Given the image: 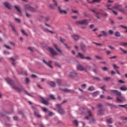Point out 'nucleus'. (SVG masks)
Returning a JSON list of instances; mask_svg holds the SVG:
<instances>
[{
	"label": "nucleus",
	"mask_w": 127,
	"mask_h": 127,
	"mask_svg": "<svg viewBox=\"0 0 127 127\" xmlns=\"http://www.w3.org/2000/svg\"><path fill=\"white\" fill-rule=\"evenodd\" d=\"M110 93H113L117 95V102H125L126 101V99L125 97L123 96V94H122V92L117 90H111Z\"/></svg>",
	"instance_id": "1"
},
{
	"label": "nucleus",
	"mask_w": 127,
	"mask_h": 127,
	"mask_svg": "<svg viewBox=\"0 0 127 127\" xmlns=\"http://www.w3.org/2000/svg\"><path fill=\"white\" fill-rule=\"evenodd\" d=\"M6 80L8 84L11 85H12L11 87L12 89H14L15 91H17L19 92V93H20V92H22V91L23 90V87L22 86H20L19 88L13 85V84H14V81H13V80L10 79V78H7Z\"/></svg>",
	"instance_id": "2"
},
{
	"label": "nucleus",
	"mask_w": 127,
	"mask_h": 127,
	"mask_svg": "<svg viewBox=\"0 0 127 127\" xmlns=\"http://www.w3.org/2000/svg\"><path fill=\"white\" fill-rule=\"evenodd\" d=\"M96 10H97V8H95L93 9H91V11H92V12H94V13H95V16H96L97 18H98V19H101V17L99 16V14H102L104 17L108 16V14L107 13L102 14V13H100V12H96Z\"/></svg>",
	"instance_id": "3"
},
{
	"label": "nucleus",
	"mask_w": 127,
	"mask_h": 127,
	"mask_svg": "<svg viewBox=\"0 0 127 127\" xmlns=\"http://www.w3.org/2000/svg\"><path fill=\"white\" fill-rule=\"evenodd\" d=\"M24 8L26 10H30L32 12H35L37 11L36 8L30 6L28 4H26L24 5Z\"/></svg>",
	"instance_id": "4"
},
{
	"label": "nucleus",
	"mask_w": 127,
	"mask_h": 127,
	"mask_svg": "<svg viewBox=\"0 0 127 127\" xmlns=\"http://www.w3.org/2000/svg\"><path fill=\"white\" fill-rule=\"evenodd\" d=\"M56 108H58V112L60 114V115H65V111H64V109L62 108L61 104H57L56 105Z\"/></svg>",
	"instance_id": "5"
},
{
	"label": "nucleus",
	"mask_w": 127,
	"mask_h": 127,
	"mask_svg": "<svg viewBox=\"0 0 127 127\" xmlns=\"http://www.w3.org/2000/svg\"><path fill=\"white\" fill-rule=\"evenodd\" d=\"M122 5L119 4H115V5L113 7V8L114 9H118L119 11L122 12H125V10L122 8Z\"/></svg>",
	"instance_id": "6"
},
{
	"label": "nucleus",
	"mask_w": 127,
	"mask_h": 127,
	"mask_svg": "<svg viewBox=\"0 0 127 127\" xmlns=\"http://www.w3.org/2000/svg\"><path fill=\"white\" fill-rule=\"evenodd\" d=\"M76 24H81L82 25H88V20L84 19L75 22Z\"/></svg>",
	"instance_id": "7"
},
{
	"label": "nucleus",
	"mask_w": 127,
	"mask_h": 127,
	"mask_svg": "<svg viewBox=\"0 0 127 127\" xmlns=\"http://www.w3.org/2000/svg\"><path fill=\"white\" fill-rule=\"evenodd\" d=\"M48 50L50 51L52 56H55V55H58V53L54 51V49L52 47H49L47 48Z\"/></svg>",
	"instance_id": "8"
},
{
	"label": "nucleus",
	"mask_w": 127,
	"mask_h": 127,
	"mask_svg": "<svg viewBox=\"0 0 127 127\" xmlns=\"http://www.w3.org/2000/svg\"><path fill=\"white\" fill-rule=\"evenodd\" d=\"M55 5H56L57 7H58V9L59 10L60 13H61V14L63 13H64V14H66L67 13V11L61 9V7H60V6H58V3H57V2L55 3Z\"/></svg>",
	"instance_id": "9"
},
{
	"label": "nucleus",
	"mask_w": 127,
	"mask_h": 127,
	"mask_svg": "<svg viewBox=\"0 0 127 127\" xmlns=\"http://www.w3.org/2000/svg\"><path fill=\"white\" fill-rule=\"evenodd\" d=\"M40 99L41 100L42 104H44V105H45L46 106L49 105V102H48V100H45L43 97L40 96Z\"/></svg>",
	"instance_id": "10"
},
{
	"label": "nucleus",
	"mask_w": 127,
	"mask_h": 127,
	"mask_svg": "<svg viewBox=\"0 0 127 127\" xmlns=\"http://www.w3.org/2000/svg\"><path fill=\"white\" fill-rule=\"evenodd\" d=\"M77 58H80V59H85V55L78 53V54L76 56Z\"/></svg>",
	"instance_id": "11"
},
{
	"label": "nucleus",
	"mask_w": 127,
	"mask_h": 127,
	"mask_svg": "<svg viewBox=\"0 0 127 127\" xmlns=\"http://www.w3.org/2000/svg\"><path fill=\"white\" fill-rule=\"evenodd\" d=\"M60 90L61 91H64V92H65L66 93H75V91H74V90H68V89H67V88H65V89H61V88H60Z\"/></svg>",
	"instance_id": "12"
},
{
	"label": "nucleus",
	"mask_w": 127,
	"mask_h": 127,
	"mask_svg": "<svg viewBox=\"0 0 127 127\" xmlns=\"http://www.w3.org/2000/svg\"><path fill=\"white\" fill-rule=\"evenodd\" d=\"M69 76L71 77V78H75V77H78V73L75 72H70Z\"/></svg>",
	"instance_id": "13"
},
{
	"label": "nucleus",
	"mask_w": 127,
	"mask_h": 127,
	"mask_svg": "<svg viewBox=\"0 0 127 127\" xmlns=\"http://www.w3.org/2000/svg\"><path fill=\"white\" fill-rule=\"evenodd\" d=\"M4 5H5V6H6V7H7V8H8V9H10L11 8V6L10 5V4L7 2H5L4 3Z\"/></svg>",
	"instance_id": "14"
},
{
	"label": "nucleus",
	"mask_w": 127,
	"mask_h": 127,
	"mask_svg": "<svg viewBox=\"0 0 127 127\" xmlns=\"http://www.w3.org/2000/svg\"><path fill=\"white\" fill-rule=\"evenodd\" d=\"M71 37L75 41L78 40V39L80 38V37L77 35H72Z\"/></svg>",
	"instance_id": "15"
},
{
	"label": "nucleus",
	"mask_w": 127,
	"mask_h": 127,
	"mask_svg": "<svg viewBox=\"0 0 127 127\" xmlns=\"http://www.w3.org/2000/svg\"><path fill=\"white\" fill-rule=\"evenodd\" d=\"M48 83L49 85H50V86H51V87H54L55 86H56V84L53 81H49L48 82Z\"/></svg>",
	"instance_id": "16"
},
{
	"label": "nucleus",
	"mask_w": 127,
	"mask_h": 127,
	"mask_svg": "<svg viewBox=\"0 0 127 127\" xmlns=\"http://www.w3.org/2000/svg\"><path fill=\"white\" fill-rule=\"evenodd\" d=\"M81 49L83 51V52H86V51H87V48L85 45H81Z\"/></svg>",
	"instance_id": "17"
},
{
	"label": "nucleus",
	"mask_w": 127,
	"mask_h": 127,
	"mask_svg": "<svg viewBox=\"0 0 127 127\" xmlns=\"http://www.w3.org/2000/svg\"><path fill=\"white\" fill-rule=\"evenodd\" d=\"M77 70H79V71H83L84 70H85V69L84 68V67H83V66L81 65H79L77 66Z\"/></svg>",
	"instance_id": "18"
},
{
	"label": "nucleus",
	"mask_w": 127,
	"mask_h": 127,
	"mask_svg": "<svg viewBox=\"0 0 127 127\" xmlns=\"http://www.w3.org/2000/svg\"><path fill=\"white\" fill-rule=\"evenodd\" d=\"M43 62L45 63V64H46L47 66H49L50 68H52V65H50V63H51V61H50L49 63L46 62L44 60H43Z\"/></svg>",
	"instance_id": "19"
},
{
	"label": "nucleus",
	"mask_w": 127,
	"mask_h": 127,
	"mask_svg": "<svg viewBox=\"0 0 127 127\" xmlns=\"http://www.w3.org/2000/svg\"><path fill=\"white\" fill-rule=\"evenodd\" d=\"M54 46L55 48L56 49V50H57V51H58V52H60V53H62V51H61V50H60L59 48H58L57 45L54 44Z\"/></svg>",
	"instance_id": "20"
},
{
	"label": "nucleus",
	"mask_w": 127,
	"mask_h": 127,
	"mask_svg": "<svg viewBox=\"0 0 127 127\" xmlns=\"http://www.w3.org/2000/svg\"><path fill=\"white\" fill-rule=\"evenodd\" d=\"M88 114L89 115V116H86L85 117V119H86V120H89V117H92V112H91V111L90 110H88Z\"/></svg>",
	"instance_id": "21"
},
{
	"label": "nucleus",
	"mask_w": 127,
	"mask_h": 127,
	"mask_svg": "<svg viewBox=\"0 0 127 127\" xmlns=\"http://www.w3.org/2000/svg\"><path fill=\"white\" fill-rule=\"evenodd\" d=\"M120 90L121 91H127V87H126L125 85H123L121 87H120Z\"/></svg>",
	"instance_id": "22"
},
{
	"label": "nucleus",
	"mask_w": 127,
	"mask_h": 127,
	"mask_svg": "<svg viewBox=\"0 0 127 127\" xmlns=\"http://www.w3.org/2000/svg\"><path fill=\"white\" fill-rule=\"evenodd\" d=\"M14 7L16 9V10H17L18 12L20 13L21 12V10H20V7H19V6L15 5Z\"/></svg>",
	"instance_id": "23"
},
{
	"label": "nucleus",
	"mask_w": 127,
	"mask_h": 127,
	"mask_svg": "<svg viewBox=\"0 0 127 127\" xmlns=\"http://www.w3.org/2000/svg\"><path fill=\"white\" fill-rule=\"evenodd\" d=\"M101 33H102V36H105L106 37V36H108V34L105 31H101Z\"/></svg>",
	"instance_id": "24"
},
{
	"label": "nucleus",
	"mask_w": 127,
	"mask_h": 127,
	"mask_svg": "<svg viewBox=\"0 0 127 127\" xmlns=\"http://www.w3.org/2000/svg\"><path fill=\"white\" fill-rule=\"evenodd\" d=\"M120 45H121V46H124V47H127V43L125 42H121L120 43Z\"/></svg>",
	"instance_id": "25"
},
{
	"label": "nucleus",
	"mask_w": 127,
	"mask_h": 127,
	"mask_svg": "<svg viewBox=\"0 0 127 127\" xmlns=\"http://www.w3.org/2000/svg\"><path fill=\"white\" fill-rule=\"evenodd\" d=\"M34 115L37 117V118H41V115L39 114V113H37L36 112H34Z\"/></svg>",
	"instance_id": "26"
},
{
	"label": "nucleus",
	"mask_w": 127,
	"mask_h": 127,
	"mask_svg": "<svg viewBox=\"0 0 127 127\" xmlns=\"http://www.w3.org/2000/svg\"><path fill=\"white\" fill-rule=\"evenodd\" d=\"M107 122L108 123V124H112L113 123V119L112 118H110L108 120H107Z\"/></svg>",
	"instance_id": "27"
},
{
	"label": "nucleus",
	"mask_w": 127,
	"mask_h": 127,
	"mask_svg": "<svg viewBox=\"0 0 127 127\" xmlns=\"http://www.w3.org/2000/svg\"><path fill=\"white\" fill-rule=\"evenodd\" d=\"M115 36L116 37H120V36H121V33H120L119 32H115Z\"/></svg>",
	"instance_id": "28"
},
{
	"label": "nucleus",
	"mask_w": 127,
	"mask_h": 127,
	"mask_svg": "<svg viewBox=\"0 0 127 127\" xmlns=\"http://www.w3.org/2000/svg\"><path fill=\"white\" fill-rule=\"evenodd\" d=\"M88 91H94L95 90V88L94 86H90L88 89Z\"/></svg>",
	"instance_id": "29"
},
{
	"label": "nucleus",
	"mask_w": 127,
	"mask_h": 127,
	"mask_svg": "<svg viewBox=\"0 0 127 127\" xmlns=\"http://www.w3.org/2000/svg\"><path fill=\"white\" fill-rule=\"evenodd\" d=\"M99 95V91H96L93 93V97H96Z\"/></svg>",
	"instance_id": "30"
},
{
	"label": "nucleus",
	"mask_w": 127,
	"mask_h": 127,
	"mask_svg": "<svg viewBox=\"0 0 127 127\" xmlns=\"http://www.w3.org/2000/svg\"><path fill=\"white\" fill-rule=\"evenodd\" d=\"M57 83H58L59 86H60L61 85V80L57 79Z\"/></svg>",
	"instance_id": "31"
},
{
	"label": "nucleus",
	"mask_w": 127,
	"mask_h": 127,
	"mask_svg": "<svg viewBox=\"0 0 127 127\" xmlns=\"http://www.w3.org/2000/svg\"><path fill=\"white\" fill-rule=\"evenodd\" d=\"M104 81H109V80H111V77H106L104 78Z\"/></svg>",
	"instance_id": "32"
},
{
	"label": "nucleus",
	"mask_w": 127,
	"mask_h": 127,
	"mask_svg": "<svg viewBox=\"0 0 127 127\" xmlns=\"http://www.w3.org/2000/svg\"><path fill=\"white\" fill-rule=\"evenodd\" d=\"M21 31L22 32V33L24 35H25L26 36H28L27 33L25 32V31H24V30H21Z\"/></svg>",
	"instance_id": "33"
},
{
	"label": "nucleus",
	"mask_w": 127,
	"mask_h": 127,
	"mask_svg": "<svg viewBox=\"0 0 127 127\" xmlns=\"http://www.w3.org/2000/svg\"><path fill=\"white\" fill-rule=\"evenodd\" d=\"M99 115H104V110L101 109L99 111Z\"/></svg>",
	"instance_id": "34"
},
{
	"label": "nucleus",
	"mask_w": 127,
	"mask_h": 127,
	"mask_svg": "<svg viewBox=\"0 0 127 127\" xmlns=\"http://www.w3.org/2000/svg\"><path fill=\"white\" fill-rule=\"evenodd\" d=\"M50 98L52 99V100H55V96H54V95L51 94L50 95Z\"/></svg>",
	"instance_id": "35"
},
{
	"label": "nucleus",
	"mask_w": 127,
	"mask_h": 127,
	"mask_svg": "<svg viewBox=\"0 0 127 127\" xmlns=\"http://www.w3.org/2000/svg\"><path fill=\"white\" fill-rule=\"evenodd\" d=\"M25 13H26V16H27V17H31L32 15L30 14H29L26 11L25 12Z\"/></svg>",
	"instance_id": "36"
},
{
	"label": "nucleus",
	"mask_w": 127,
	"mask_h": 127,
	"mask_svg": "<svg viewBox=\"0 0 127 127\" xmlns=\"http://www.w3.org/2000/svg\"><path fill=\"white\" fill-rule=\"evenodd\" d=\"M74 124L75 126H76V127H78V121L77 120H74Z\"/></svg>",
	"instance_id": "37"
},
{
	"label": "nucleus",
	"mask_w": 127,
	"mask_h": 127,
	"mask_svg": "<svg viewBox=\"0 0 127 127\" xmlns=\"http://www.w3.org/2000/svg\"><path fill=\"white\" fill-rule=\"evenodd\" d=\"M106 6L108 9H109V10H112L113 8L110 7V6H112L111 5H107Z\"/></svg>",
	"instance_id": "38"
},
{
	"label": "nucleus",
	"mask_w": 127,
	"mask_h": 127,
	"mask_svg": "<svg viewBox=\"0 0 127 127\" xmlns=\"http://www.w3.org/2000/svg\"><path fill=\"white\" fill-rule=\"evenodd\" d=\"M102 0H93L92 2H101Z\"/></svg>",
	"instance_id": "39"
},
{
	"label": "nucleus",
	"mask_w": 127,
	"mask_h": 127,
	"mask_svg": "<svg viewBox=\"0 0 127 127\" xmlns=\"http://www.w3.org/2000/svg\"><path fill=\"white\" fill-rule=\"evenodd\" d=\"M15 21L17 22L18 23H20V19L15 18Z\"/></svg>",
	"instance_id": "40"
},
{
	"label": "nucleus",
	"mask_w": 127,
	"mask_h": 127,
	"mask_svg": "<svg viewBox=\"0 0 127 127\" xmlns=\"http://www.w3.org/2000/svg\"><path fill=\"white\" fill-rule=\"evenodd\" d=\"M93 44H95V45H97L98 46H102V44H99L98 43H96V42H93Z\"/></svg>",
	"instance_id": "41"
},
{
	"label": "nucleus",
	"mask_w": 127,
	"mask_h": 127,
	"mask_svg": "<svg viewBox=\"0 0 127 127\" xmlns=\"http://www.w3.org/2000/svg\"><path fill=\"white\" fill-rule=\"evenodd\" d=\"M42 109L43 112H45V113H46V112H48V110L46 108H42Z\"/></svg>",
	"instance_id": "42"
},
{
	"label": "nucleus",
	"mask_w": 127,
	"mask_h": 127,
	"mask_svg": "<svg viewBox=\"0 0 127 127\" xmlns=\"http://www.w3.org/2000/svg\"><path fill=\"white\" fill-rule=\"evenodd\" d=\"M120 26L121 27H123V28H126L127 29V30H126L125 32H126V33H127V26H125L122 25H120Z\"/></svg>",
	"instance_id": "43"
},
{
	"label": "nucleus",
	"mask_w": 127,
	"mask_h": 127,
	"mask_svg": "<svg viewBox=\"0 0 127 127\" xmlns=\"http://www.w3.org/2000/svg\"><path fill=\"white\" fill-rule=\"evenodd\" d=\"M84 59H87V60H92V58L90 57H85Z\"/></svg>",
	"instance_id": "44"
},
{
	"label": "nucleus",
	"mask_w": 127,
	"mask_h": 127,
	"mask_svg": "<svg viewBox=\"0 0 127 127\" xmlns=\"http://www.w3.org/2000/svg\"><path fill=\"white\" fill-rule=\"evenodd\" d=\"M95 58H96L97 59L100 60H102V59H103V58L101 57H99L97 56H95Z\"/></svg>",
	"instance_id": "45"
},
{
	"label": "nucleus",
	"mask_w": 127,
	"mask_h": 127,
	"mask_svg": "<svg viewBox=\"0 0 127 127\" xmlns=\"http://www.w3.org/2000/svg\"><path fill=\"white\" fill-rule=\"evenodd\" d=\"M30 81L29 80V79L28 78H26V84H29Z\"/></svg>",
	"instance_id": "46"
},
{
	"label": "nucleus",
	"mask_w": 127,
	"mask_h": 127,
	"mask_svg": "<svg viewBox=\"0 0 127 127\" xmlns=\"http://www.w3.org/2000/svg\"><path fill=\"white\" fill-rule=\"evenodd\" d=\"M10 26L13 30V31L14 32H16V31H15V29L14 28V27H13V26H12V25H10Z\"/></svg>",
	"instance_id": "47"
},
{
	"label": "nucleus",
	"mask_w": 127,
	"mask_h": 127,
	"mask_svg": "<svg viewBox=\"0 0 127 127\" xmlns=\"http://www.w3.org/2000/svg\"><path fill=\"white\" fill-rule=\"evenodd\" d=\"M43 30L44 31V32H49V30H48V29L43 28Z\"/></svg>",
	"instance_id": "48"
},
{
	"label": "nucleus",
	"mask_w": 127,
	"mask_h": 127,
	"mask_svg": "<svg viewBox=\"0 0 127 127\" xmlns=\"http://www.w3.org/2000/svg\"><path fill=\"white\" fill-rule=\"evenodd\" d=\"M109 33L112 35L114 34V31L112 30H110L109 31Z\"/></svg>",
	"instance_id": "49"
},
{
	"label": "nucleus",
	"mask_w": 127,
	"mask_h": 127,
	"mask_svg": "<svg viewBox=\"0 0 127 127\" xmlns=\"http://www.w3.org/2000/svg\"><path fill=\"white\" fill-rule=\"evenodd\" d=\"M122 121H127V117H121Z\"/></svg>",
	"instance_id": "50"
},
{
	"label": "nucleus",
	"mask_w": 127,
	"mask_h": 127,
	"mask_svg": "<svg viewBox=\"0 0 127 127\" xmlns=\"http://www.w3.org/2000/svg\"><path fill=\"white\" fill-rule=\"evenodd\" d=\"M113 67H114V69H118L119 68V66H118V65H117V64H114Z\"/></svg>",
	"instance_id": "51"
},
{
	"label": "nucleus",
	"mask_w": 127,
	"mask_h": 127,
	"mask_svg": "<svg viewBox=\"0 0 127 127\" xmlns=\"http://www.w3.org/2000/svg\"><path fill=\"white\" fill-rule=\"evenodd\" d=\"M60 41L62 43H64L65 42V39L61 38L60 39Z\"/></svg>",
	"instance_id": "52"
},
{
	"label": "nucleus",
	"mask_w": 127,
	"mask_h": 127,
	"mask_svg": "<svg viewBox=\"0 0 127 127\" xmlns=\"http://www.w3.org/2000/svg\"><path fill=\"white\" fill-rule=\"evenodd\" d=\"M120 50H121V51L124 52V53H127V51L124 50L122 48H120Z\"/></svg>",
	"instance_id": "53"
},
{
	"label": "nucleus",
	"mask_w": 127,
	"mask_h": 127,
	"mask_svg": "<svg viewBox=\"0 0 127 127\" xmlns=\"http://www.w3.org/2000/svg\"><path fill=\"white\" fill-rule=\"evenodd\" d=\"M55 65L56 66H58V67H59V68H60V67H61L60 66V64H59V63H57V62H56L55 63Z\"/></svg>",
	"instance_id": "54"
},
{
	"label": "nucleus",
	"mask_w": 127,
	"mask_h": 127,
	"mask_svg": "<svg viewBox=\"0 0 127 127\" xmlns=\"http://www.w3.org/2000/svg\"><path fill=\"white\" fill-rule=\"evenodd\" d=\"M64 45H65L66 49H68V50H70V47H68V46L66 44H64Z\"/></svg>",
	"instance_id": "55"
},
{
	"label": "nucleus",
	"mask_w": 127,
	"mask_h": 127,
	"mask_svg": "<svg viewBox=\"0 0 127 127\" xmlns=\"http://www.w3.org/2000/svg\"><path fill=\"white\" fill-rule=\"evenodd\" d=\"M102 70L103 71H107V70H108V67L104 66V67H103Z\"/></svg>",
	"instance_id": "56"
},
{
	"label": "nucleus",
	"mask_w": 127,
	"mask_h": 127,
	"mask_svg": "<svg viewBox=\"0 0 127 127\" xmlns=\"http://www.w3.org/2000/svg\"><path fill=\"white\" fill-rule=\"evenodd\" d=\"M81 87L83 88V89H85V88H86V84H83L81 85Z\"/></svg>",
	"instance_id": "57"
},
{
	"label": "nucleus",
	"mask_w": 127,
	"mask_h": 127,
	"mask_svg": "<svg viewBox=\"0 0 127 127\" xmlns=\"http://www.w3.org/2000/svg\"><path fill=\"white\" fill-rule=\"evenodd\" d=\"M49 115L50 116V117H51V116L54 115V113H53V112H50L49 113Z\"/></svg>",
	"instance_id": "58"
},
{
	"label": "nucleus",
	"mask_w": 127,
	"mask_h": 127,
	"mask_svg": "<svg viewBox=\"0 0 127 127\" xmlns=\"http://www.w3.org/2000/svg\"><path fill=\"white\" fill-rule=\"evenodd\" d=\"M5 47H6V48H7V49H11V47L8 46H6V45H4Z\"/></svg>",
	"instance_id": "59"
},
{
	"label": "nucleus",
	"mask_w": 127,
	"mask_h": 127,
	"mask_svg": "<svg viewBox=\"0 0 127 127\" xmlns=\"http://www.w3.org/2000/svg\"><path fill=\"white\" fill-rule=\"evenodd\" d=\"M28 49H29V50H30V51H31V52H33V49H32V48L29 47Z\"/></svg>",
	"instance_id": "60"
},
{
	"label": "nucleus",
	"mask_w": 127,
	"mask_h": 127,
	"mask_svg": "<svg viewBox=\"0 0 127 127\" xmlns=\"http://www.w3.org/2000/svg\"><path fill=\"white\" fill-rule=\"evenodd\" d=\"M50 7H51V8H52L53 9H54V8H55V7L54 5H50Z\"/></svg>",
	"instance_id": "61"
},
{
	"label": "nucleus",
	"mask_w": 127,
	"mask_h": 127,
	"mask_svg": "<svg viewBox=\"0 0 127 127\" xmlns=\"http://www.w3.org/2000/svg\"><path fill=\"white\" fill-rule=\"evenodd\" d=\"M126 106H127L126 105H119V107H122V108H127L126 107Z\"/></svg>",
	"instance_id": "62"
},
{
	"label": "nucleus",
	"mask_w": 127,
	"mask_h": 127,
	"mask_svg": "<svg viewBox=\"0 0 127 127\" xmlns=\"http://www.w3.org/2000/svg\"><path fill=\"white\" fill-rule=\"evenodd\" d=\"M102 106H103V105H102V104H98L97 105L98 108H102Z\"/></svg>",
	"instance_id": "63"
},
{
	"label": "nucleus",
	"mask_w": 127,
	"mask_h": 127,
	"mask_svg": "<svg viewBox=\"0 0 127 127\" xmlns=\"http://www.w3.org/2000/svg\"><path fill=\"white\" fill-rule=\"evenodd\" d=\"M31 108H32V109H33V110H35L36 109V106H32L31 107Z\"/></svg>",
	"instance_id": "64"
}]
</instances>
